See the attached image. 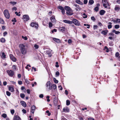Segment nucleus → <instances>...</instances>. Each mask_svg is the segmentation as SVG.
I'll return each mask as SVG.
<instances>
[{
  "label": "nucleus",
  "instance_id": "f257e3e1",
  "mask_svg": "<svg viewBox=\"0 0 120 120\" xmlns=\"http://www.w3.org/2000/svg\"><path fill=\"white\" fill-rule=\"evenodd\" d=\"M20 53L23 55L26 54L27 53V49L25 48V45L22 44H20L19 45Z\"/></svg>",
  "mask_w": 120,
  "mask_h": 120
},
{
  "label": "nucleus",
  "instance_id": "f03ea898",
  "mask_svg": "<svg viewBox=\"0 0 120 120\" xmlns=\"http://www.w3.org/2000/svg\"><path fill=\"white\" fill-rule=\"evenodd\" d=\"M47 89L48 90H51L52 89L55 90L56 88V84H53L52 85H51L50 82L49 81H48L46 84Z\"/></svg>",
  "mask_w": 120,
  "mask_h": 120
},
{
  "label": "nucleus",
  "instance_id": "7ed1b4c3",
  "mask_svg": "<svg viewBox=\"0 0 120 120\" xmlns=\"http://www.w3.org/2000/svg\"><path fill=\"white\" fill-rule=\"evenodd\" d=\"M3 14L5 17L7 19H9L10 17V15L8 10L7 9L4 10L3 12Z\"/></svg>",
  "mask_w": 120,
  "mask_h": 120
},
{
  "label": "nucleus",
  "instance_id": "20e7f679",
  "mask_svg": "<svg viewBox=\"0 0 120 120\" xmlns=\"http://www.w3.org/2000/svg\"><path fill=\"white\" fill-rule=\"evenodd\" d=\"M6 72L8 75L10 77H12L14 75L15 73L14 72L11 70H7Z\"/></svg>",
  "mask_w": 120,
  "mask_h": 120
},
{
  "label": "nucleus",
  "instance_id": "39448f33",
  "mask_svg": "<svg viewBox=\"0 0 120 120\" xmlns=\"http://www.w3.org/2000/svg\"><path fill=\"white\" fill-rule=\"evenodd\" d=\"M102 2L103 4V6L106 8H107V6H109V3L106 0H102Z\"/></svg>",
  "mask_w": 120,
  "mask_h": 120
},
{
  "label": "nucleus",
  "instance_id": "423d86ee",
  "mask_svg": "<svg viewBox=\"0 0 120 120\" xmlns=\"http://www.w3.org/2000/svg\"><path fill=\"white\" fill-rule=\"evenodd\" d=\"M22 19L24 21H26L30 19V18L28 15H25L23 16Z\"/></svg>",
  "mask_w": 120,
  "mask_h": 120
},
{
  "label": "nucleus",
  "instance_id": "0eeeda50",
  "mask_svg": "<svg viewBox=\"0 0 120 120\" xmlns=\"http://www.w3.org/2000/svg\"><path fill=\"white\" fill-rule=\"evenodd\" d=\"M72 23H74L76 26H79L80 25V23L79 21L75 19H73L72 21Z\"/></svg>",
  "mask_w": 120,
  "mask_h": 120
},
{
  "label": "nucleus",
  "instance_id": "6e6552de",
  "mask_svg": "<svg viewBox=\"0 0 120 120\" xmlns=\"http://www.w3.org/2000/svg\"><path fill=\"white\" fill-rule=\"evenodd\" d=\"M30 26L32 27H35L36 29H38V24L36 22H31Z\"/></svg>",
  "mask_w": 120,
  "mask_h": 120
},
{
  "label": "nucleus",
  "instance_id": "1a4fd4ad",
  "mask_svg": "<svg viewBox=\"0 0 120 120\" xmlns=\"http://www.w3.org/2000/svg\"><path fill=\"white\" fill-rule=\"evenodd\" d=\"M10 57L11 60L13 62H15L17 60L16 58L12 54H10Z\"/></svg>",
  "mask_w": 120,
  "mask_h": 120
},
{
  "label": "nucleus",
  "instance_id": "9d476101",
  "mask_svg": "<svg viewBox=\"0 0 120 120\" xmlns=\"http://www.w3.org/2000/svg\"><path fill=\"white\" fill-rule=\"evenodd\" d=\"M66 13L67 14L69 15H71L73 14V10L71 9L68 11H66Z\"/></svg>",
  "mask_w": 120,
  "mask_h": 120
},
{
  "label": "nucleus",
  "instance_id": "9b49d317",
  "mask_svg": "<svg viewBox=\"0 0 120 120\" xmlns=\"http://www.w3.org/2000/svg\"><path fill=\"white\" fill-rule=\"evenodd\" d=\"M36 107L34 105H33L31 107L30 109V112L34 113Z\"/></svg>",
  "mask_w": 120,
  "mask_h": 120
},
{
  "label": "nucleus",
  "instance_id": "f8f14e48",
  "mask_svg": "<svg viewBox=\"0 0 120 120\" xmlns=\"http://www.w3.org/2000/svg\"><path fill=\"white\" fill-rule=\"evenodd\" d=\"M50 20L52 23H55L56 22V20L55 18V16H52L50 18Z\"/></svg>",
  "mask_w": 120,
  "mask_h": 120
},
{
  "label": "nucleus",
  "instance_id": "ddd939ff",
  "mask_svg": "<svg viewBox=\"0 0 120 120\" xmlns=\"http://www.w3.org/2000/svg\"><path fill=\"white\" fill-rule=\"evenodd\" d=\"M13 120H21L20 117L17 115H15L13 119Z\"/></svg>",
  "mask_w": 120,
  "mask_h": 120
},
{
  "label": "nucleus",
  "instance_id": "4468645a",
  "mask_svg": "<svg viewBox=\"0 0 120 120\" xmlns=\"http://www.w3.org/2000/svg\"><path fill=\"white\" fill-rule=\"evenodd\" d=\"M63 112H69L70 111L69 109L67 107L64 108L63 109Z\"/></svg>",
  "mask_w": 120,
  "mask_h": 120
},
{
  "label": "nucleus",
  "instance_id": "2eb2a0df",
  "mask_svg": "<svg viewBox=\"0 0 120 120\" xmlns=\"http://www.w3.org/2000/svg\"><path fill=\"white\" fill-rule=\"evenodd\" d=\"M114 9L115 11H119L120 10V8L119 7V5H116Z\"/></svg>",
  "mask_w": 120,
  "mask_h": 120
},
{
  "label": "nucleus",
  "instance_id": "dca6fc26",
  "mask_svg": "<svg viewBox=\"0 0 120 120\" xmlns=\"http://www.w3.org/2000/svg\"><path fill=\"white\" fill-rule=\"evenodd\" d=\"M63 22L66 23H67L69 24H71L72 23V21L70 20H63Z\"/></svg>",
  "mask_w": 120,
  "mask_h": 120
},
{
  "label": "nucleus",
  "instance_id": "f3484780",
  "mask_svg": "<svg viewBox=\"0 0 120 120\" xmlns=\"http://www.w3.org/2000/svg\"><path fill=\"white\" fill-rule=\"evenodd\" d=\"M106 11L103 10H101L99 11V14L101 15H103L105 13Z\"/></svg>",
  "mask_w": 120,
  "mask_h": 120
},
{
  "label": "nucleus",
  "instance_id": "a211bd4d",
  "mask_svg": "<svg viewBox=\"0 0 120 120\" xmlns=\"http://www.w3.org/2000/svg\"><path fill=\"white\" fill-rule=\"evenodd\" d=\"M20 103L22 106L24 107H26V104L25 102L23 101H20Z\"/></svg>",
  "mask_w": 120,
  "mask_h": 120
},
{
  "label": "nucleus",
  "instance_id": "6ab92c4d",
  "mask_svg": "<svg viewBox=\"0 0 120 120\" xmlns=\"http://www.w3.org/2000/svg\"><path fill=\"white\" fill-rule=\"evenodd\" d=\"M108 32V30H105L102 31L101 32V33L104 35H106L107 34Z\"/></svg>",
  "mask_w": 120,
  "mask_h": 120
},
{
  "label": "nucleus",
  "instance_id": "aec40b11",
  "mask_svg": "<svg viewBox=\"0 0 120 120\" xmlns=\"http://www.w3.org/2000/svg\"><path fill=\"white\" fill-rule=\"evenodd\" d=\"M53 40L55 41L57 43H61V41L59 39L56 38H54Z\"/></svg>",
  "mask_w": 120,
  "mask_h": 120
},
{
  "label": "nucleus",
  "instance_id": "412c9836",
  "mask_svg": "<svg viewBox=\"0 0 120 120\" xmlns=\"http://www.w3.org/2000/svg\"><path fill=\"white\" fill-rule=\"evenodd\" d=\"M74 5L76 7V8H75V10L76 11H78L80 10L81 8L79 5L76 4H74Z\"/></svg>",
  "mask_w": 120,
  "mask_h": 120
},
{
  "label": "nucleus",
  "instance_id": "4be33fe9",
  "mask_svg": "<svg viewBox=\"0 0 120 120\" xmlns=\"http://www.w3.org/2000/svg\"><path fill=\"white\" fill-rule=\"evenodd\" d=\"M54 104V105L56 106L57 105V100L55 98H54L53 100Z\"/></svg>",
  "mask_w": 120,
  "mask_h": 120
},
{
  "label": "nucleus",
  "instance_id": "5701e85b",
  "mask_svg": "<svg viewBox=\"0 0 120 120\" xmlns=\"http://www.w3.org/2000/svg\"><path fill=\"white\" fill-rule=\"evenodd\" d=\"M75 2L77 4L80 5H82L83 3L82 2L80 1V0H75Z\"/></svg>",
  "mask_w": 120,
  "mask_h": 120
},
{
  "label": "nucleus",
  "instance_id": "b1692460",
  "mask_svg": "<svg viewBox=\"0 0 120 120\" xmlns=\"http://www.w3.org/2000/svg\"><path fill=\"white\" fill-rule=\"evenodd\" d=\"M0 41L2 43H5V42L6 40L4 38H2L0 39Z\"/></svg>",
  "mask_w": 120,
  "mask_h": 120
},
{
  "label": "nucleus",
  "instance_id": "393cba45",
  "mask_svg": "<svg viewBox=\"0 0 120 120\" xmlns=\"http://www.w3.org/2000/svg\"><path fill=\"white\" fill-rule=\"evenodd\" d=\"M0 23L2 24H5V22L4 20L1 18L0 19Z\"/></svg>",
  "mask_w": 120,
  "mask_h": 120
},
{
  "label": "nucleus",
  "instance_id": "a878e982",
  "mask_svg": "<svg viewBox=\"0 0 120 120\" xmlns=\"http://www.w3.org/2000/svg\"><path fill=\"white\" fill-rule=\"evenodd\" d=\"M8 89L11 92H13L14 91L13 88L11 86L9 87Z\"/></svg>",
  "mask_w": 120,
  "mask_h": 120
},
{
  "label": "nucleus",
  "instance_id": "bb28decb",
  "mask_svg": "<svg viewBox=\"0 0 120 120\" xmlns=\"http://www.w3.org/2000/svg\"><path fill=\"white\" fill-rule=\"evenodd\" d=\"M65 27H60V30L62 32L65 31Z\"/></svg>",
  "mask_w": 120,
  "mask_h": 120
},
{
  "label": "nucleus",
  "instance_id": "cd10ccee",
  "mask_svg": "<svg viewBox=\"0 0 120 120\" xmlns=\"http://www.w3.org/2000/svg\"><path fill=\"white\" fill-rule=\"evenodd\" d=\"M1 56L3 59H5L6 58V55L5 54L4 52H3L2 53L1 55Z\"/></svg>",
  "mask_w": 120,
  "mask_h": 120
},
{
  "label": "nucleus",
  "instance_id": "c85d7f7f",
  "mask_svg": "<svg viewBox=\"0 0 120 120\" xmlns=\"http://www.w3.org/2000/svg\"><path fill=\"white\" fill-rule=\"evenodd\" d=\"M112 32L113 33H115L116 34H118L120 33V32L119 31H116L115 30H112Z\"/></svg>",
  "mask_w": 120,
  "mask_h": 120
},
{
  "label": "nucleus",
  "instance_id": "c756f323",
  "mask_svg": "<svg viewBox=\"0 0 120 120\" xmlns=\"http://www.w3.org/2000/svg\"><path fill=\"white\" fill-rule=\"evenodd\" d=\"M64 8L65 10H66V11H68L69 10H70V9H71L69 7L67 6H65Z\"/></svg>",
  "mask_w": 120,
  "mask_h": 120
},
{
  "label": "nucleus",
  "instance_id": "7c9ffc66",
  "mask_svg": "<svg viewBox=\"0 0 120 120\" xmlns=\"http://www.w3.org/2000/svg\"><path fill=\"white\" fill-rule=\"evenodd\" d=\"M110 25H109L108 26V28L109 29H110L112 28V26L111 24H112V23L111 22H109L108 23Z\"/></svg>",
  "mask_w": 120,
  "mask_h": 120
},
{
  "label": "nucleus",
  "instance_id": "2f4dec72",
  "mask_svg": "<svg viewBox=\"0 0 120 120\" xmlns=\"http://www.w3.org/2000/svg\"><path fill=\"white\" fill-rule=\"evenodd\" d=\"M89 3L90 5H92L94 3V1L93 0H90Z\"/></svg>",
  "mask_w": 120,
  "mask_h": 120
},
{
  "label": "nucleus",
  "instance_id": "473e14b6",
  "mask_svg": "<svg viewBox=\"0 0 120 120\" xmlns=\"http://www.w3.org/2000/svg\"><path fill=\"white\" fill-rule=\"evenodd\" d=\"M9 3L12 4L13 5H14L16 4L17 3V2L15 1H11Z\"/></svg>",
  "mask_w": 120,
  "mask_h": 120
},
{
  "label": "nucleus",
  "instance_id": "72a5a7b5",
  "mask_svg": "<svg viewBox=\"0 0 120 120\" xmlns=\"http://www.w3.org/2000/svg\"><path fill=\"white\" fill-rule=\"evenodd\" d=\"M113 21L114 22H120V19H117L116 20H113Z\"/></svg>",
  "mask_w": 120,
  "mask_h": 120
},
{
  "label": "nucleus",
  "instance_id": "f704fd0d",
  "mask_svg": "<svg viewBox=\"0 0 120 120\" xmlns=\"http://www.w3.org/2000/svg\"><path fill=\"white\" fill-rule=\"evenodd\" d=\"M12 68L13 70L16 71L17 70L16 66L15 65H13L12 66Z\"/></svg>",
  "mask_w": 120,
  "mask_h": 120
},
{
  "label": "nucleus",
  "instance_id": "c9c22d12",
  "mask_svg": "<svg viewBox=\"0 0 120 120\" xmlns=\"http://www.w3.org/2000/svg\"><path fill=\"white\" fill-rule=\"evenodd\" d=\"M70 104V101L68 100H67L66 101V104L67 105H68Z\"/></svg>",
  "mask_w": 120,
  "mask_h": 120
},
{
  "label": "nucleus",
  "instance_id": "e433bc0d",
  "mask_svg": "<svg viewBox=\"0 0 120 120\" xmlns=\"http://www.w3.org/2000/svg\"><path fill=\"white\" fill-rule=\"evenodd\" d=\"M20 97L22 98H24V97H25V95L21 93L20 94Z\"/></svg>",
  "mask_w": 120,
  "mask_h": 120
},
{
  "label": "nucleus",
  "instance_id": "4c0bfd02",
  "mask_svg": "<svg viewBox=\"0 0 120 120\" xmlns=\"http://www.w3.org/2000/svg\"><path fill=\"white\" fill-rule=\"evenodd\" d=\"M99 9V8L98 7L96 6L94 8V10L96 12H97V11H98Z\"/></svg>",
  "mask_w": 120,
  "mask_h": 120
},
{
  "label": "nucleus",
  "instance_id": "58836bf2",
  "mask_svg": "<svg viewBox=\"0 0 120 120\" xmlns=\"http://www.w3.org/2000/svg\"><path fill=\"white\" fill-rule=\"evenodd\" d=\"M24 79L25 81V82L27 84H28L30 83V81L27 79H25V78Z\"/></svg>",
  "mask_w": 120,
  "mask_h": 120
},
{
  "label": "nucleus",
  "instance_id": "ea45409f",
  "mask_svg": "<svg viewBox=\"0 0 120 120\" xmlns=\"http://www.w3.org/2000/svg\"><path fill=\"white\" fill-rule=\"evenodd\" d=\"M1 116L4 118H5L7 117V115L5 113H4Z\"/></svg>",
  "mask_w": 120,
  "mask_h": 120
},
{
  "label": "nucleus",
  "instance_id": "a19ab883",
  "mask_svg": "<svg viewBox=\"0 0 120 120\" xmlns=\"http://www.w3.org/2000/svg\"><path fill=\"white\" fill-rule=\"evenodd\" d=\"M6 93L7 95L8 96H10L11 95V93L8 91L6 92Z\"/></svg>",
  "mask_w": 120,
  "mask_h": 120
},
{
  "label": "nucleus",
  "instance_id": "79ce46f5",
  "mask_svg": "<svg viewBox=\"0 0 120 120\" xmlns=\"http://www.w3.org/2000/svg\"><path fill=\"white\" fill-rule=\"evenodd\" d=\"M49 27L50 28L52 26L53 24L51 22H49Z\"/></svg>",
  "mask_w": 120,
  "mask_h": 120
},
{
  "label": "nucleus",
  "instance_id": "37998d69",
  "mask_svg": "<svg viewBox=\"0 0 120 120\" xmlns=\"http://www.w3.org/2000/svg\"><path fill=\"white\" fill-rule=\"evenodd\" d=\"M55 83H57L58 82V81L55 78H54L53 79Z\"/></svg>",
  "mask_w": 120,
  "mask_h": 120
},
{
  "label": "nucleus",
  "instance_id": "c03bdc74",
  "mask_svg": "<svg viewBox=\"0 0 120 120\" xmlns=\"http://www.w3.org/2000/svg\"><path fill=\"white\" fill-rule=\"evenodd\" d=\"M109 44L110 46H112L113 45V42L112 41L110 42L109 43Z\"/></svg>",
  "mask_w": 120,
  "mask_h": 120
},
{
  "label": "nucleus",
  "instance_id": "a18cd8bd",
  "mask_svg": "<svg viewBox=\"0 0 120 120\" xmlns=\"http://www.w3.org/2000/svg\"><path fill=\"white\" fill-rule=\"evenodd\" d=\"M120 27V26L118 25H115V28L116 29H118Z\"/></svg>",
  "mask_w": 120,
  "mask_h": 120
},
{
  "label": "nucleus",
  "instance_id": "49530a36",
  "mask_svg": "<svg viewBox=\"0 0 120 120\" xmlns=\"http://www.w3.org/2000/svg\"><path fill=\"white\" fill-rule=\"evenodd\" d=\"M22 38L24 39V40H27L28 38L26 36L24 37L23 36H22Z\"/></svg>",
  "mask_w": 120,
  "mask_h": 120
},
{
  "label": "nucleus",
  "instance_id": "de8ad7c7",
  "mask_svg": "<svg viewBox=\"0 0 120 120\" xmlns=\"http://www.w3.org/2000/svg\"><path fill=\"white\" fill-rule=\"evenodd\" d=\"M58 8L59 9H60L61 10L64 9V8L60 6H59L58 7Z\"/></svg>",
  "mask_w": 120,
  "mask_h": 120
},
{
  "label": "nucleus",
  "instance_id": "09e8293b",
  "mask_svg": "<svg viewBox=\"0 0 120 120\" xmlns=\"http://www.w3.org/2000/svg\"><path fill=\"white\" fill-rule=\"evenodd\" d=\"M91 19L93 20L94 21H95V19L94 16H92L91 17Z\"/></svg>",
  "mask_w": 120,
  "mask_h": 120
},
{
  "label": "nucleus",
  "instance_id": "8fccbe9b",
  "mask_svg": "<svg viewBox=\"0 0 120 120\" xmlns=\"http://www.w3.org/2000/svg\"><path fill=\"white\" fill-rule=\"evenodd\" d=\"M83 16H84L83 17V18H86L87 17V15H86V14L85 13H84L83 14Z\"/></svg>",
  "mask_w": 120,
  "mask_h": 120
},
{
  "label": "nucleus",
  "instance_id": "3c124183",
  "mask_svg": "<svg viewBox=\"0 0 120 120\" xmlns=\"http://www.w3.org/2000/svg\"><path fill=\"white\" fill-rule=\"evenodd\" d=\"M50 97L49 96H47L46 97V98L47 99V101L48 102H49L50 101V100L49 99Z\"/></svg>",
  "mask_w": 120,
  "mask_h": 120
},
{
  "label": "nucleus",
  "instance_id": "603ef678",
  "mask_svg": "<svg viewBox=\"0 0 120 120\" xmlns=\"http://www.w3.org/2000/svg\"><path fill=\"white\" fill-rule=\"evenodd\" d=\"M119 53L118 52H117L115 54V56L116 57H117L119 56Z\"/></svg>",
  "mask_w": 120,
  "mask_h": 120
},
{
  "label": "nucleus",
  "instance_id": "864d4df0",
  "mask_svg": "<svg viewBox=\"0 0 120 120\" xmlns=\"http://www.w3.org/2000/svg\"><path fill=\"white\" fill-rule=\"evenodd\" d=\"M84 26H88V27H86L87 28H90V25H88V24H84Z\"/></svg>",
  "mask_w": 120,
  "mask_h": 120
},
{
  "label": "nucleus",
  "instance_id": "5fc2aeb1",
  "mask_svg": "<svg viewBox=\"0 0 120 120\" xmlns=\"http://www.w3.org/2000/svg\"><path fill=\"white\" fill-rule=\"evenodd\" d=\"M98 28V26L97 25H95L93 26V29L94 30H95L96 29H97Z\"/></svg>",
  "mask_w": 120,
  "mask_h": 120
},
{
  "label": "nucleus",
  "instance_id": "6e6d98bb",
  "mask_svg": "<svg viewBox=\"0 0 120 120\" xmlns=\"http://www.w3.org/2000/svg\"><path fill=\"white\" fill-rule=\"evenodd\" d=\"M56 65L55 66L56 67L58 68L59 67V66L58 65V62H56Z\"/></svg>",
  "mask_w": 120,
  "mask_h": 120
},
{
  "label": "nucleus",
  "instance_id": "4d7b16f0",
  "mask_svg": "<svg viewBox=\"0 0 120 120\" xmlns=\"http://www.w3.org/2000/svg\"><path fill=\"white\" fill-rule=\"evenodd\" d=\"M34 47L37 49H38L39 48L38 45L37 44H35L34 46Z\"/></svg>",
  "mask_w": 120,
  "mask_h": 120
},
{
  "label": "nucleus",
  "instance_id": "13d9d810",
  "mask_svg": "<svg viewBox=\"0 0 120 120\" xmlns=\"http://www.w3.org/2000/svg\"><path fill=\"white\" fill-rule=\"evenodd\" d=\"M11 21L12 22H17V20H16V19L15 18H14L13 19L11 20Z\"/></svg>",
  "mask_w": 120,
  "mask_h": 120
},
{
  "label": "nucleus",
  "instance_id": "bf43d9fd",
  "mask_svg": "<svg viewBox=\"0 0 120 120\" xmlns=\"http://www.w3.org/2000/svg\"><path fill=\"white\" fill-rule=\"evenodd\" d=\"M46 112L47 113H48V116H50L51 115V113L49 112V110L46 111Z\"/></svg>",
  "mask_w": 120,
  "mask_h": 120
},
{
  "label": "nucleus",
  "instance_id": "052dcab7",
  "mask_svg": "<svg viewBox=\"0 0 120 120\" xmlns=\"http://www.w3.org/2000/svg\"><path fill=\"white\" fill-rule=\"evenodd\" d=\"M11 112L12 114H14L15 112V110L14 109H12L11 110Z\"/></svg>",
  "mask_w": 120,
  "mask_h": 120
},
{
  "label": "nucleus",
  "instance_id": "680f3d73",
  "mask_svg": "<svg viewBox=\"0 0 120 120\" xmlns=\"http://www.w3.org/2000/svg\"><path fill=\"white\" fill-rule=\"evenodd\" d=\"M61 12L62 14H64L65 12V11L64 9H63V10H61Z\"/></svg>",
  "mask_w": 120,
  "mask_h": 120
},
{
  "label": "nucleus",
  "instance_id": "e2e57ef3",
  "mask_svg": "<svg viewBox=\"0 0 120 120\" xmlns=\"http://www.w3.org/2000/svg\"><path fill=\"white\" fill-rule=\"evenodd\" d=\"M18 82V84L20 85H21L22 84V82L21 81H19Z\"/></svg>",
  "mask_w": 120,
  "mask_h": 120
},
{
  "label": "nucleus",
  "instance_id": "0e129e2a",
  "mask_svg": "<svg viewBox=\"0 0 120 120\" xmlns=\"http://www.w3.org/2000/svg\"><path fill=\"white\" fill-rule=\"evenodd\" d=\"M59 75L60 73L58 71H57L56 72V75H57V76H59Z\"/></svg>",
  "mask_w": 120,
  "mask_h": 120
},
{
  "label": "nucleus",
  "instance_id": "69168bd1",
  "mask_svg": "<svg viewBox=\"0 0 120 120\" xmlns=\"http://www.w3.org/2000/svg\"><path fill=\"white\" fill-rule=\"evenodd\" d=\"M3 35L4 36H5L7 34V32L5 31L3 33Z\"/></svg>",
  "mask_w": 120,
  "mask_h": 120
},
{
  "label": "nucleus",
  "instance_id": "338daca9",
  "mask_svg": "<svg viewBox=\"0 0 120 120\" xmlns=\"http://www.w3.org/2000/svg\"><path fill=\"white\" fill-rule=\"evenodd\" d=\"M17 10V8L16 7H14L13 8H12V10H15V11H16Z\"/></svg>",
  "mask_w": 120,
  "mask_h": 120
},
{
  "label": "nucleus",
  "instance_id": "774afa93",
  "mask_svg": "<svg viewBox=\"0 0 120 120\" xmlns=\"http://www.w3.org/2000/svg\"><path fill=\"white\" fill-rule=\"evenodd\" d=\"M22 111L24 113H26V111L24 109H23L22 110Z\"/></svg>",
  "mask_w": 120,
  "mask_h": 120
}]
</instances>
